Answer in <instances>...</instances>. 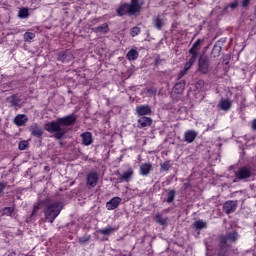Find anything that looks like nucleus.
I'll return each instance as SVG.
<instances>
[{
	"mask_svg": "<svg viewBox=\"0 0 256 256\" xmlns=\"http://www.w3.org/2000/svg\"><path fill=\"white\" fill-rule=\"evenodd\" d=\"M76 121L77 117L72 114L46 123L44 125V129L45 131H48V133H55L54 137L56 139H63L67 133V129H65V127H71V125H75Z\"/></svg>",
	"mask_w": 256,
	"mask_h": 256,
	"instance_id": "f257e3e1",
	"label": "nucleus"
},
{
	"mask_svg": "<svg viewBox=\"0 0 256 256\" xmlns=\"http://www.w3.org/2000/svg\"><path fill=\"white\" fill-rule=\"evenodd\" d=\"M239 233L235 230L227 232L219 237V252L217 256H229L231 250V243H237Z\"/></svg>",
	"mask_w": 256,
	"mask_h": 256,
	"instance_id": "f03ea898",
	"label": "nucleus"
},
{
	"mask_svg": "<svg viewBox=\"0 0 256 256\" xmlns=\"http://www.w3.org/2000/svg\"><path fill=\"white\" fill-rule=\"evenodd\" d=\"M145 5L143 0H130V3H124L117 9L118 17H123V15H135L141 11V7Z\"/></svg>",
	"mask_w": 256,
	"mask_h": 256,
	"instance_id": "7ed1b4c3",
	"label": "nucleus"
},
{
	"mask_svg": "<svg viewBox=\"0 0 256 256\" xmlns=\"http://www.w3.org/2000/svg\"><path fill=\"white\" fill-rule=\"evenodd\" d=\"M61 211H63V203L54 202L48 204L44 209L45 221H47L48 223H53V221H55V219L59 217Z\"/></svg>",
	"mask_w": 256,
	"mask_h": 256,
	"instance_id": "20e7f679",
	"label": "nucleus"
},
{
	"mask_svg": "<svg viewBox=\"0 0 256 256\" xmlns=\"http://www.w3.org/2000/svg\"><path fill=\"white\" fill-rule=\"evenodd\" d=\"M254 175L255 170L250 164L239 167L235 172V177L236 179H238V181H247V179H251V177H253Z\"/></svg>",
	"mask_w": 256,
	"mask_h": 256,
	"instance_id": "39448f33",
	"label": "nucleus"
},
{
	"mask_svg": "<svg viewBox=\"0 0 256 256\" xmlns=\"http://www.w3.org/2000/svg\"><path fill=\"white\" fill-rule=\"evenodd\" d=\"M97 183H99V172L97 170L88 172L86 175V187L93 189L97 187Z\"/></svg>",
	"mask_w": 256,
	"mask_h": 256,
	"instance_id": "423d86ee",
	"label": "nucleus"
},
{
	"mask_svg": "<svg viewBox=\"0 0 256 256\" xmlns=\"http://www.w3.org/2000/svg\"><path fill=\"white\" fill-rule=\"evenodd\" d=\"M28 131L30 132V135L32 137H36L37 139H41L43 137V134L45 131L43 130V127L39 125L38 123H33L29 126Z\"/></svg>",
	"mask_w": 256,
	"mask_h": 256,
	"instance_id": "0eeeda50",
	"label": "nucleus"
},
{
	"mask_svg": "<svg viewBox=\"0 0 256 256\" xmlns=\"http://www.w3.org/2000/svg\"><path fill=\"white\" fill-rule=\"evenodd\" d=\"M57 59L61 63H69V61H73L74 59L73 52L70 50L60 51L57 53Z\"/></svg>",
	"mask_w": 256,
	"mask_h": 256,
	"instance_id": "6e6552de",
	"label": "nucleus"
},
{
	"mask_svg": "<svg viewBox=\"0 0 256 256\" xmlns=\"http://www.w3.org/2000/svg\"><path fill=\"white\" fill-rule=\"evenodd\" d=\"M223 211L226 213V215H231V213H235V211H237V201H226L223 205Z\"/></svg>",
	"mask_w": 256,
	"mask_h": 256,
	"instance_id": "1a4fd4ad",
	"label": "nucleus"
},
{
	"mask_svg": "<svg viewBox=\"0 0 256 256\" xmlns=\"http://www.w3.org/2000/svg\"><path fill=\"white\" fill-rule=\"evenodd\" d=\"M135 113L138 115V117H145V115H151V106L139 105L136 107Z\"/></svg>",
	"mask_w": 256,
	"mask_h": 256,
	"instance_id": "9d476101",
	"label": "nucleus"
},
{
	"mask_svg": "<svg viewBox=\"0 0 256 256\" xmlns=\"http://www.w3.org/2000/svg\"><path fill=\"white\" fill-rule=\"evenodd\" d=\"M137 123L138 129H145L147 127H151L153 119H151V117L142 116L138 119Z\"/></svg>",
	"mask_w": 256,
	"mask_h": 256,
	"instance_id": "9b49d317",
	"label": "nucleus"
},
{
	"mask_svg": "<svg viewBox=\"0 0 256 256\" xmlns=\"http://www.w3.org/2000/svg\"><path fill=\"white\" fill-rule=\"evenodd\" d=\"M199 72L200 73H209V59L202 57L199 59L198 63Z\"/></svg>",
	"mask_w": 256,
	"mask_h": 256,
	"instance_id": "f8f14e48",
	"label": "nucleus"
},
{
	"mask_svg": "<svg viewBox=\"0 0 256 256\" xmlns=\"http://www.w3.org/2000/svg\"><path fill=\"white\" fill-rule=\"evenodd\" d=\"M27 121H29V118L25 114H18L14 118V123L17 127H25Z\"/></svg>",
	"mask_w": 256,
	"mask_h": 256,
	"instance_id": "ddd939ff",
	"label": "nucleus"
},
{
	"mask_svg": "<svg viewBox=\"0 0 256 256\" xmlns=\"http://www.w3.org/2000/svg\"><path fill=\"white\" fill-rule=\"evenodd\" d=\"M81 139H82V145H84V147H89V145L93 144V134H91V132H84L80 135Z\"/></svg>",
	"mask_w": 256,
	"mask_h": 256,
	"instance_id": "4468645a",
	"label": "nucleus"
},
{
	"mask_svg": "<svg viewBox=\"0 0 256 256\" xmlns=\"http://www.w3.org/2000/svg\"><path fill=\"white\" fill-rule=\"evenodd\" d=\"M119 205H121V198L113 197L110 201L106 203V209H108V211H113L114 209H117Z\"/></svg>",
	"mask_w": 256,
	"mask_h": 256,
	"instance_id": "2eb2a0df",
	"label": "nucleus"
},
{
	"mask_svg": "<svg viewBox=\"0 0 256 256\" xmlns=\"http://www.w3.org/2000/svg\"><path fill=\"white\" fill-rule=\"evenodd\" d=\"M151 171H153V165L151 162L141 164L139 173L142 175V177H147Z\"/></svg>",
	"mask_w": 256,
	"mask_h": 256,
	"instance_id": "dca6fc26",
	"label": "nucleus"
},
{
	"mask_svg": "<svg viewBox=\"0 0 256 256\" xmlns=\"http://www.w3.org/2000/svg\"><path fill=\"white\" fill-rule=\"evenodd\" d=\"M203 41L204 40L201 38L197 39L189 49V53H195L196 55H199V51H201V47H203Z\"/></svg>",
	"mask_w": 256,
	"mask_h": 256,
	"instance_id": "f3484780",
	"label": "nucleus"
},
{
	"mask_svg": "<svg viewBox=\"0 0 256 256\" xmlns=\"http://www.w3.org/2000/svg\"><path fill=\"white\" fill-rule=\"evenodd\" d=\"M197 139V132L195 130H187L184 134V141L186 143H193Z\"/></svg>",
	"mask_w": 256,
	"mask_h": 256,
	"instance_id": "a211bd4d",
	"label": "nucleus"
},
{
	"mask_svg": "<svg viewBox=\"0 0 256 256\" xmlns=\"http://www.w3.org/2000/svg\"><path fill=\"white\" fill-rule=\"evenodd\" d=\"M133 168H129L127 171L123 172L120 177L119 180L120 181H125V183H129V181H131V179H133Z\"/></svg>",
	"mask_w": 256,
	"mask_h": 256,
	"instance_id": "6ab92c4d",
	"label": "nucleus"
},
{
	"mask_svg": "<svg viewBox=\"0 0 256 256\" xmlns=\"http://www.w3.org/2000/svg\"><path fill=\"white\" fill-rule=\"evenodd\" d=\"M231 105H233V103L231 102V100L229 98L227 99H221L219 101L218 107L222 110V111H229V109H231Z\"/></svg>",
	"mask_w": 256,
	"mask_h": 256,
	"instance_id": "aec40b11",
	"label": "nucleus"
},
{
	"mask_svg": "<svg viewBox=\"0 0 256 256\" xmlns=\"http://www.w3.org/2000/svg\"><path fill=\"white\" fill-rule=\"evenodd\" d=\"M153 25L155 29L161 31V29L165 27V18L161 17V15H158L156 18L153 19Z\"/></svg>",
	"mask_w": 256,
	"mask_h": 256,
	"instance_id": "412c9836",
	"label": "nucleus"
},
{
	"mask_svg": "<svg viewBox=\"0 0 256 256\" xmlns=\"http://www.w3.org/2000/svg\"><path fill=\"white\" fill-rule=\"evenodd\" d=\"M185 85H186L185 80H180L178 83L175 84L174 92L177 95H181V93H183V91H185Z\"/></svg>",
	"mask_w": 256,
	"mask_h": 256,
	"instance_id": "4be33fe9",
	"label": "nucleus"
},
{
	"mask_svg": "<svg viewBox=\"0 0 256 256\" xmlns=\"http://www.w3.org/2000/svg\"><path fill=\"white\" fill-rule=\"evenodd\" d=\"M154 221L158 223V225H167V221H169V218L163 216L161 213H157L154 216Z\"/></svg>",
	"mask_w": 256,
	"mask_h": 256,
	"instance_id": "5701e85b",
	"label": "nucleus"
},
{
	"mask_svg": "<svg viewBox=\"0 0 256 256\" xmlns=\"http://www.w3.org/2000/svg\"><path fill=\"white\" fill-rule=\"evenodd\" d=\"M92 31H94V33L106 34L109 31V24H100L98 27L93 28Z\"/></svg>",
	"mask_w": 256,
	"mask_h": 256,
	"instance_id": "b1692460",
	"label": "nucleus"
},
{
	"mask_svg": "<svg viewBox=\"0 0 256 256\" xmlns=\"http://www.w3.org/2000/svg\"><path fill=\"white\" fill-rule=\"evenodd\" d=\"M126 57L128 61H136V59H139V52L135 49H131L126 54Z\"/></svg>",
	"mask_w": 256,
	"mask_h": 256,
	"instance_id": "393cba45",
	"label": "nucleus"
},
{
	"mask_svg": "<svg viewBox=\"0 0 256 256\" xmlns=\"http://www.w3.org/2000/svg\"><path fill=\"white\" fill-rule=\"evenodd\" d=\"M211 55L219 57L221 55V41H217L212 49Z\"/></svg>",
	"mask_w": 256,
	"mask_h": 256,
	"instance_id": "a878e982",
	"label": "nucleus"
},
{
	"mask_svg": "<svg viewBox=\"0 0 256 256\" xmlns=\"http://www.w3.org/2000/svg\"><path fill=\"white\" fill-rule=\"evenodd\" d=\"M176 195H177V192L175 190H167L166 203H173V201H175Z\"/></svg>",
	"mask_w": 256,
	"mask_h": 256,
	"instance_id": "bb28decb",
	"label": "nucleus"
},
{
	"mask_svg": "<svg viewBox=\"0 0 256 256\" xmlns=\"http://www.w3.org/2000/svg\"><path fill=\"white\" fill-rule=\"evenodd\" d=\"M194 229L201 230V229H207V222L203 220H197L193 223Z\"/></svg>",
	"mask_w": 256,
	"mask_h": 256,
	"instance_id": "cd10ccee",
	"label": "nucleus"
},
{
	"mask_svg": "<svg viewBox=\"0 0 256 256\" xmlns=\"http://www.w3.org/2000/svg\"><path fill=\"white\" fill-rule=\"evenodd\" d=\"M114 231H117V228H113L112 226H108L106 228L100 229L99 232L102 235H111V233H114Z\"/></svg>",
	"mask_w": 256,
	"mask_h": 256,
	"instance_id": "c85d7f7f",
	"label": "nucleus"
},
{
	"mask_svg": "<svg viewBox=\"0 0 256 256\" xmlns=\"http://www.w3.org/2000/svg\"><path fill=\"white\" fill-rule=\"evenodd\" d=\"M19 19H27L29 17V9L28 8H21L18 12Z\"/></svg>",
	"mask_w": 256,
	"mask_h": 256,
	"instance_id": "c756f323",
	"label": "nucleus"
},
{
	"mask_svg": "<svg viewBox=\"0 0 256 256\" xmlns=\"http://www.w3.org/2000/svg\"><path fill=\"white\" fill-rule=\"evenodd\" d=\"M8 101L11 107H17V105H19V98H17V95H12L10 98H8Z\"/></svg>",
	"mask_w": 256,
	"mask_h": 256,
	"instance_id": "7c9ffc66",
	"label": "nucleus"
},
{
	"mask_svg": "<svg viewBox=\"0 0 256 256\" xmlns=\"http://www.w3.org/2000/svg\"><path fill=\"white\" fill-rule=\"evenodd\" d=\"M24 41L26 43H31V41H33V38L35 37V33L33 32H26L24 33Z\"/></svg>",
	"mask_w": 256,
	"mask_h": 256,
	"instance_id": "2f4dec72",
	"label": "nucleus"
},
{
	"mask_svg": "<svg viewBox=\"0 0 256 256\" xmlns=\"http://www.w3.org/2000/svg\"><path fill=\"white\" fill-rule=\"evenodd\" d=\"M14 211H15V208H13V207H5L3 209L2 215H6L7 217H11V215H13Z\"/></svg>",
	"mask_w": 256,
	"mask_h": 256,
	"instance_id": "473e14b6",
	"label": "nucleus"
},
{
	"mask_svg": "<svg viewBox=\"0 0 256 256\" xmlns=\"http://www.w3.org/2000/svg\"><path fill=\"white\" fill-rule=\"evenodd\" d=\"M169 169H171V164L169 161H166L160 165V171L162 172L169 171Z\"/></svg>",
	"mask_w": 256,
	"mask_h": 256,
	"instance_id": "72a5a7b5",
	"label": "nucleus"
},
{
	"mask_svg": "<svg viewBox=\"0 0 256 256\" xmlns=\"http://www.w3.org/2000/svg\"><path fill=\"white\" fill-rule=\"evenodd\" d=\"M139 33H141V28L134 26L131 30H130V35L131 37H137V35H139Z\"/></svg>",
	"mask_w": 256,
	"mask_h": 256,
	"instance_id": "f704fd0d",
	"label": "nucleus"
},
{
	"mask_svg": "<svg viewBox=\"0 0 256 256\" xmlns=\"http://www.w3.org/2000/svg\"><path fill=\"white\" fill-rule=\"evenodd\" d=\"M27 147H29V142H27V141H21L18 144V149L20 151H25L27 149Z\"/></svg>",
	"mask_w": 256,
	"mask_h": 256,
	"instance_id": "c9c22d12",
	"label": "nucleus"
},
{
	"mask_svg": "<svg viewBox=\"0 0 256 256\" xmlns=\"http://www.w3.org/2000/svg\"><path fill=\"white\" fill-rule=\"evenodd\" d=\"M191 57L188 61V63H190V65H193V63H195V61H197V57H199V54H195V52H189Z\"/></svg>",
	"mask_w": 256,
	"mask_h": 256,
	"instance_id": "e433bc0d",
	"label": "nucleus"
},
{
	"mask_svg": "<svg viewBox=\"0 0 256 256\" xmlns=\"http://www.w3.org/2000/svg\"><path fill=\"white\" fill-rule=\"evenodd\" d=\"M91 240V236H82L79 238L80 245H85L88 241Z\"/></svg>",
	"mask_w": 256,
	"mask_h": 256,
	"instance_id": "4c0bfd02",
	"label": "nucleus"
},
{
	"mask_svg": "<svg viewBox=\"0 0 256 256\" xmlns=\"http://www.w3.org/2000/svg\"><path fill=\"white\" fill-rule=\"evenodd\" d=\"M40 205H41V203L34 204L33 211L30 215L31 219H33V217H35V215H37V211H39V206Z\"/></svg>",
	"mask_w": 256,
	"mask_h": 256,
	"instance_id": "58836bf2",
	"label": "nucleus"
},
{
	"mask_svg": "<svg viewBox=\"0 0 256 256\" xmlns=\"http://www.w3.org/2000/svg\"><path fill=\"white\" fill-rule=\"evenodd\" d=\"M249 3H251V0H241V6L245 9L249 7Z\"/></svg>",
	"mask_w": 256,
	"mask_h": 256,
	"instance_id": "ea45409f",
	"label": "nucleus"
},
{
	"mask_svg": "<svg viewBox=\"0 0 256 256\" xmlns=\"http://www.w3.org/2000/svg\"><path fill=\"white\" fill-rule=\"evenodd\" d=\"M185 75H187V70H183L178 74V79H183V77H185Z\"/></svg>",
	"mask_w": 256,
	"mask_h": 256,
	"instance_id": "a19ab883",
	"label": "nucleus"
},
{
	"mask_svg": "<svg viewBox=\"0 0 256 256\" xmlns=\"http://www.w3.org/2000/svg\"><path fill=\"white\" fill-rule=\"evenodd\" d=\"M5 187H7V184L0 182V195L3 193V191H5Z\"/></svg>",
	"mask_w": 256,
	"mask_h": 256,
	"instance_id": "79ce46f5",
	"label": "nucleus"
},
{
	"mask_svg": "<svg viewBox=\"0 0 256 256\" xmlns=\"http://www.w3.org/2000/svg\"><path fill=\"white\" fill-rule=\"evenodd\" d=\"M192 65H193V64L187 62V63L185 64V66H184V71H189V69H191Z\"/></svg>",
	"mask_w": 256,
	"mask_h": 256,
	"instance_id": "37998d69",
	"label": "nucleus"
},
{
	"mask_svg": "<svg viewBox=\"0 0 256 256\" xmlns=\"http://www.w3.org/2000/svg\"><path fill=\"white\" fill-rule=\"evenodd\" d=\"M239 4L237 3V2H232L231 4H230V7H231V9H236V7L238 6Z\"/></svg>",
	"mask_w": 256,
	"mask_h": 256,
	"instance_id": "c03bdc74",
	"label": "nucleus"
},
{
	"mask_svg": "<svg viewBox=\"0 0 256 256\" xmlns=\"http://www.w3.org/2000/svg\"><path fill=\"white\" fill-rule=\"evenodd\" d=\"M232 253H234V255H239V250L238 249H231L230 250Z\"/></svg>",
	"mask_w": 256,
	"mask_h": 256,
	"instance_id": "a18cd8bd",
	"label": "nucleus"
},
{
	"mask_svg": "<svg viewBox=\"0 0 256 256\" xmlns=\"http://www.w3.org/2000/svg\"><path fill=\"white\" fill-rule=\"evenodd\" d=\"M252 129L256 131V119L252 121Z\"/></svg>",
	"mask_w": 256,
	"mask_h": 256,
	"instance_id": "49530a36",
	"label": "nucleus"
},
{
	"mask_svg": "<svg viewBox=\"0 0 256 256\" xmlns=\"http://www.w3.org/2000/svg\"><path fill=\"white\" fill-rule=\"evenodd\" d=\"M218 41H220V45H221V43H225L227 40L225 38H222V39H220Z\"/></svg>",
	"mask_w": 256,
	"mask_h": 256,
	"instance_id": "de8ad7c7",
	"label": "nucleus"
},
{
	"mask_svg": "<svg viewBox=\"0 0 256 256\" xmlns=\"http://www.w3.org/2000/svg\"><path fill=\"white\" fill-rule=\"evenodd\" d=\"M186 187H188V184H185Z\"/></svg>",
	"mask_w": 256,
	"mask_h": 256,
	"instance_id": "09e8293b",
	"label": "nucleus"
}]
</instances>
